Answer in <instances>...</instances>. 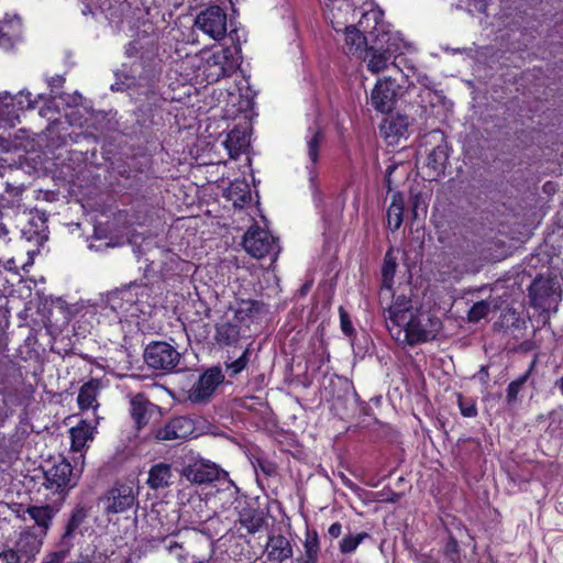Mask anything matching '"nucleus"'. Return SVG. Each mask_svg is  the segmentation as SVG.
<instances>
[{"label": "nucleus", "instance_id": "nucleus-1", "mask_svg": "<svg viewBox=\"0 0 563 563\" xmlns=\"http://www.w3.org/2000/svg\"><path fill=\"white\" fill-rule=\"evenodd\" d=\"M391 338L400 344L417 345L434 340L442 329L440 318L428 310L415 309L411 299L397 295L384 312Z\"/></svg>", "mask_w": 563, "mask_h": 563}, {"label": "nucleus", "instance_id": "nucleus-2", "mask_svg": "<svg viewBox=\"0 0 563 563\" xmlns=\"http://www.w3.org/2000/svg\"><path fill=\"white\" fill-rule=\"evenodd\" d=\"M81 471L75 470L66 459L55 461L44 471L43 488L47 492L46 498L53 503H60L78 484Z\"/></svg>", "mask_w": 563, "mask_h": 563}, {"label": "nucleus", "instance_id": "nucleus-3", "mask_svg": "<svg viewBox=\"0 0 563 563\" xmlns=\"http://www.w3.org/2000/svg\"><path fill=\"white\" fill-rule=\"evenodd\" d=\"M405 47L406 43L399 33L383 34V37H378V40L371 43L366 51L364 60L367 69L373 74L384 71L389 65L399 69L398 65L391 60H395Z\"/></svg>", "mask_w": 563, "mask_h": 563}, {"label": "nucleus", "instance_id": "nucleus-4", "mask_svg": "<svg viewBox=\"0 0 563 563\" xmlns=\"http://www.w3.org/2000/svg\"><path fill=\"white\" fill-rule=\"evenodd\" d=\"M148 298L145 285L131 284L107 295L106 305L122 317H137L143 311L144 299Z\"/></svg>", "mask_w": 563, "mask_h": 563}, {"label": "nucleus", "instance_id": "nucleus-5", "mask_svg": "<svg viewBox=\"0 0 563 563\" xmlns=\"http://www.w3.org/2000/svg\"><path fill=\"white\" fill-rule=\"evenodd\" d=\"M240 48L238 46L225 47L216 52H212L201 59L199 69L207 82H217L224 77L231 76L238 65L239 60L234 56L238 54Z\"/></svg>", "mask_w": 563, "mask_h": 563}, {"label": "nucleus", "instance_id": "nucleus-6", "mask_svg": "<svg viewBox=\"0 0 563 563\" xmlns=\"http://www.w3.org/2000/svg\"><path fill=\"white\" fill-rule=\"evenodd\" d=\"M243 246L245 251L255 258L271 256L276 261L279 246L275 238L266 230L257 227L250 228L244 234Z\"/></svg>", "mask_w": 563, "mask_h": 563}, {"label": "nucleus", "instance_id": "nucleus-7", "mask_svg": "<svg viewBox=\"0 0 563 563\" xmlns=\"http://www.w3.org/2000/svg\"><path fill=\"white\" fill-rule=\"evenodd\" d=\"M145 363L158 371L170 372L180 361V353L166 342H154L144 352Z\"/></svg>", "mask_w": 563, "mask_h": 563}, {"label": "nucleus", "instance_id": "nucleus-8", "mask_svg": "<svg viewBox=\"0 0 563 563\" xmlns=\"http://www.w3.org/2000/svg\"><path fill=\"white\" fill-rule=\"evenodd\" d=\"M195 25L214 41H220L227 34V14L218 5L208 7L201 11Z\"/></svg>", "mask_w": 563, "mask_h": 563}, {"label": "nucleus", "instance_id": "nucleus-9", "mask_svg": "<svg viewBox=\"0 0 563 563\" xmlns=\"http://www.w3.org/2000/svg\"><path fill=\"white\" fill-rule=\"evenodd\" d=\"M36 100L31 98L27 91H20L15 96L9 92H0V120L10 126L19 122V112L9 111L10 107H16L20 112L34 109Z\"/></svg>", "mask_w": 563, "mask_h": 563}, {"label": "nucleus", "instance_id": "nucleus-10", "mask_svg": "<svg viewBox=\"0 0 563 563\" xmlns=\"http://www.w3.org/2000/svg\"><path fill=\"white\" fill-rule=\"evenodd\" d=\"M397 85L390 77L379 79L371 91L369 104L380 113L390 112L396 104Z\"/></svg>", "mask_w": 563, "mask_h": 563}, {"label": "nucleus", "instance_id": "nucleus-11", "mask_svg": "<svg viewBox=\"0 0 563 563\" xmlns=\"http://www.w3.org/2000/svg\"><path fill=\"white\" fill-rule=\"evenodd\" d=\"M183 475L190 483L202 485L219 479L221 475L227 476V473L208 460L195 459L184 467Z\"/></svg>", "mask_w": 563, "mask_h": 563}, {"label": "nucleus", "instance_id": "nucleus-12", "mask_svg": "<svg viewBox=\"0 0 563 563\" xmlns=\"http://www.w3.org/2000/svg\"><path fill=\"white\" fill-rule=\"evenodd\" d=\"M224 380V375L219 367L207 369L189 390V399L192 402H203L214 393Z\"/></svg>", "mask_w": 563, "mask_h": 563}, {"label": "nucleus", "instance_id": "nucleus-13", "mask_svg": "<svg viewBox=\"0 0 563 563\" xmlns=\"http://www.w3.org/2000/svg\"><path fill=\"white\" fill-rule=\"evenodd\" d=\"M195 433L194 421L186 417L170 419L163 427L155 430L154 437L158 441L186 440Z\"/></svg>", "mask_w": 563, "mask_h": 563}, {"label": "nucleus", "instance_id": "nucleus-14", "mask_svg": "<svg viewBox=\"0 0 563 563\" xmlns=\"http://www.w3.org/2000/svg\"><path fill=\"white\" fill-rule=\"evenodd\" d=\"M364 35L369 37L371 43L383 37V34H395L389 25L383 21V13L377 9H369L362 12V15L355 25Z\"/></svg>", "mask_w": 563, "mask_h": 563}, {"label": "nucleus", "instance_id": "nucleus-15", "mask_svg": "<svg viewBox=\"0 0 563 563\" xmlns=\"http://www.w3.org/2000/svg\"><path fill=\"white\" fill-rule=\"evenodd\" d=\"M106 510L112 514L123 512L133 507L135 494L131 485H118L108 492Z\"/></svg>", "mask_w": 563, "mask_h": 563}, {"label": "nucleus", "instance_id": "nucleus-16", "mask_svg": "<svg viewBox=\"0 0 563 563\" xmlns=\"http://www.w3.org/2000/svg\"><path fill=\"white\" fill-rule=\"evenodd\" d=\"M356 10L352 8L350 14H347L349 22L341 25L340 29L333 27L336 32H344V43L351 53L361 52L364 46L371 45V40L364 35L353 23L355 19Z\"/></svg>", "mask_w": 563, "mask_h": 563}, {"label": "nucleus", "instance_id": "nucleus-17", "mask_svg": "<svg viewBox=\"0 0 563 563\" xmlns=\"http://www.w3.org/2000/svg\"><path fill=\"white\" fill-rule=\"evenodd\" d=\"M408 129V118L400 114L385 118L379 128L380 134L390 145L397 143L402 137H407Z\"/></svg>", "mask_w": 563, "mask_h": 563}, {"label": "nucleus", "instance_id": "nucleus-18", "mask_svg": "<svg viewBox=\"0 0 563 563\" xmlns=\"http://www.w3.org/2000/svg\"><path fill=\"white\" fill-rule=\"evenodd\" d=\"M242 338V328L229 314L217 323L214 341L221 346H236Z\"/></svg>", "mask_w": 563, "mask_h": 563}, {"label": "nucleus", "instance_id": "nucleus-19", "mask_svg": "<svg viewBox=\"0 0 563 563\" xmlns=\"http://www.w3.org/2000/svg\"><path fill=\"white\" fill-rule=\"evenodd\" d=\"M43 544V536L35 533L31 530H23L16 542V554L26 556L27 561H33L35 555L41 551Z\"/></svg>", "mask_w": 563, "mask_h": 563}, {"label": "nucleus", "instance_id": "nucleus-20", "mask_svg": "<svg viewBox=\"0 0 563 563\" xmlns=\"http://www.w3.org/2000/svg\"><path fill=\"white\" fill-rule=\"evenodd\" d=\"M23 188L13 186L9 183L5 184V189L0 194V214L3 216L4 211L12 210L16 214L25 213L26 208L22 203Z\"/></svg>", "mask_w": 563, "mask_h": 563}, {"label": "nucleus", "instance_id": "nucleus-21", "mask_svg": "<svg viewBox=\"0 0 563 563\" xmlns=\"http://www.w3.org/2000/svg\"><path fill=\"white\" fill-rule=\"evenodd\" d=\"M327 7V18L330 19L333 27L340 29L349 22L350 14L354 3L352 0H324Z\"/></svg>", "mask_w": 563, "mask_h": 563}, {"label": "nucleus", "instance_id": "nucleus-22", "mask_svg": "<svg viewBox=\"0 0 563 563\" xmlns=\"http://www.w3.org/2000/svg\"><path fill=\"white\" fill-rule=\"evenodd\" d=\"M267 559L272 563H284L292 556V547L284 536H272L267 542Z\"/></svg>", "mask_w": 563, "mask_h": 563}, {"label": "nucleus", "instance_id": "nucleus-23", "mask_svg": "<svg viewBox=\"0 0 563 563\" xmlns=\"http://www.w3.org/2000/svg\"><path fill=\"white\" fill-rule=\"evenodd\" d=\"M131 416L139 429L146 426L156 410V406L151 404L142 394L131 398Z\"/></svg>", "mask_w": 563, "mask_h": 563}, {"label": "nucleus", "instance_id": "nucleus-24", "mask_svg": "<svg viewBox=\"0 0 563 563\" xmlns=\"http://www.w3.org/2000/svg\"><path fill=\"white\" fill-rule=\"evenodd\" d=\"M397 268V261L393 254V251H388L384 258V264L382 268V289L379 292L380 302L388 299L389 297H394L391 292L394 276Z\"/></svg>", "mask_w": 563, "mask_h": 563}, {"label": "nucleus", "instance_id": "nucleus-25", "mask_svg": "<svg viewBox=\"0 0 563 563\" xmlns=\"http://www.w3.org/2000/svg\"><path fill=\"white\" fill-rule=\"evenodd\" d=\"M223 145L230 157L236 159L250 146V136L244 130L235 128L228 133Z\"/></svg>", "mask_w": 563, "mask_h": 563}, {"label": "nucleus", "instance_id": "nucleus-26", "mask_svg": "<svg viewBox=\"0 0 563 563\" xmlns=\"http://www.w3.org/2000/svg\"><path fill=\"white\" fill-rule=\"evenodd\" d=\"M173 477L170 465L158 463L150 468L146 483L152 489H164L172 485Z\"/></svg>", "mask_w": 563, "mask_h": 563}, {"label": "nucleus", "instance_id": "nucleus-27", "mask_svg": "<svg viewBox=\"0 0 563 563\" xmlns=\"http://www.w3.org/2000/svg\"><path fill=\"white\" fill-rule=\"evenodd\" d=\"M258 311V303L253 300H240L232 305L225 314H229L233 322L241 328L245 325Z\"/></svg>", "mask_w": 563, "mask_h": 563}, {"label": "nucleus", "instance_id": "nucleus-28", "mask_svg": "<svg viewBox=\"0 0 563 563\" xmlns=\"http://www.w3.org/2000/svg\"><path fill=\"white\" fill-rule=\"evenodd\" d=\"M100 384L97 379L85 383L78 393L77 402L81 410L97 409L99 404L97 397L99 395Z\"/></svg>", "mask_w": 563, "mask_h": 563}, {"label": "nucleus", "instance_id": "nucleus-29", "mask_svg": "<svg viewBox=\"0 0 563 563\" xmlns=\"http://www.w3.org/2000/svg\"><path fill=\"white\" fill-rule=\"evenodd\" d=\"M93 429L95 427L88 423L87 420H81L76 427H73L69 431L71 450L79 452L89 441H92Z\"/></svg>", "mask_w": 563, "mask_h": 563}, {"label": "nucleus", "instance_id": "nucleus-30", "mask_svg": "<svg viewBox=\"0 0 563 563\" xmlns=\"http://www.w3.org/2000/svg\"><path fill=\"white\" fill-rule=\"evenodd\" d=\"M227 197L235 208H243L251 201V189L246 181L235 180L227 189Z\"/></svg>", "mask_w": 563, "mask_h": 563}, {"label": "nucleus", "instance_id": "nucleus-31", "mask_svg": "<svg viewBox=\"0 0 563 563\" xmlns=\"http://www.w3.org/2000/svg\"><path fill=\"white\" fill-rule=\"evenodd\" d=\"M449 155L445 145L435 146L427 156V167L430 169L429 176L434 178L443 173Z\"/></svg>", "mask_w": 563, "mask_h": 563}, {"label": "nucleus", "instance_id": "nucleus-32", "mask_svg": "<svg viewBox=\"0 0 563 563\" xmlns=\"http://www.w3.org/2000/svg\"><path fill=\"white\" fill-rule=\"evenodd\" d=\"M27 514L35 521L36 526L40 528V533L42 536L46 534V531L51 525L55 510L52 506H32L27 508Z\"/></svg>", "mask_w": 563, "mask_h": 563}, {"label": "nucleus", "instance_id": "nucleus-33", "mask_svg": "<svg viewBox=\"0 0 563 563\" xmlns=\"http://www.w3.org/2000/svg\"><path fill=\"white\" fill-rule=\"evenodd\" d=\"M404 206L402 196L399 192L394 194L387 210V225L393 231L398 230L402 223Z\"/></svg>", "mask_w": 563, "mask_h": 563}, {"label": "nucleus", "instance_id": "nucleus-34", "mask_svg": "<svg viewBox=\"0 0 563 563\" xmlns=\"http://www.w3.org/2000/svg\"><path fill=\"white\" fill-rule=\"evenodd\" d=\"M323 140V132L319 128H309L306 135L307 154L312 165L319 159L320 144Z\"/></svg>", "mask_w": 563, "mask_h": 563}, {"label": "nucleus", "instance_id": "nucleus-35", "mask_svg": "<svg viewBox=\"0 0 563 563\" xmlns=\"http://www.w3.org/2000/svg\"><path fill=\"white\" fill-rule=\"evenodd\" d=\"M240 523L249 533H255L262 528L264 518L260 511L245 508L240 512Z\"/></svg>", "mask_w": 563, "mask_h": 563}, {"label": "nucleus", "instance_id": "nucleus-36", "mask_svg": "<svg viewBox=\"0 0 563 563\" xmlns=\"http://www.w3.org/2000/svg\"><path fill=\"white\" fill-rule=\"evenodd\" d=\"M7 24L0 26V46L9 48L12 45L13 40L20 35L21 22L20 19H15V22L10 25L11 30H5Z\"/></svg>", "mask_w": 563, "mask_h": 563}, {"label": "nucleus", "instance_id": "nucleus-37", "mask_svg": "<svg viewBox=\"0 0 563 563\" xmlns=\"http://www.w3.org/2000/svg\"><path fill=\"white\" fill-rule=\"evenodd\" d=\"M368 534L366 532L358 534H349L345 536L339 544V549L342 553L347 554L354 552L361 542L367 538Z\"/></svg>", "mask_w": 563, "mask_h": 563}, {"label": "nucleus", "instance_id": "nucleus-38", "mask_svg": "<svg viewBox=\"0 0 563 563\" xmlns=\"http://www.w3.org/2000/svg\"><path fill=\"white\" fill-rule=\"evenodd\" d=\"M249 352L250 349L245 347L242 352V354L233 361H225L227 369L230 372V376H235L240 374L249 363Z\"/></svg>", "mask_w": 563, "mask_h": 563}, {"label": "nucleus", "instance_id": "nucleus-39", "mask_svg": "<svg viewBox=\"0 0 563 563\" xmlns=\"http://www.w3.org/2000/svg\"><path fill=\"white\" fill-rule=\"evenodd\" d=\"M305 555L306 556H318L319 554V539L316 531L307 532L303 542Z\"/></svg>", "mask_w": 563, "mask_h": 563}, {"label": "nucleus", "instance_id": "nucleus-40", "mask_svg": "<svg viewBox=\"0 0 563 563\" xmlns=\"http://www.w3.org/2000/svg\"><path fill=\"white\" fill-rule=\"evenodd\" d=\"M459 407H460L461 413L464 417L471 418V417L476 416V413H477L475 404L472 399H466L462 396H459Z\"/></svg>", "mask_w": 563, "mask_h": 563}, {"label": "nucleus", "instance_id": "nucleus-41", "mask_svg": "<svg viewBox=\"0 0 563 563\" xmlns=\"http://www.w3.org/2000/svg\"><path fill=\"white\" fill-rule=\"evenodd\" d=\"M167 550L169 554L174 555L178 559L180 563H187L188 562V551L184 550L183 544H179L177 542H170L167 547Z\"/></svg>", "mask_w": 563, "mask_h": 563}, {"label": "nucleus", "instance_id": "nucleus-42", "mask_svg": "<svg viewBox=\"0 0 563 563\" xmlns=\"http://www.w3.org/2000/svg\"><path fill=\"white\" fill-rule=\"evenodd\" d=\"M488 312V306L485 302L475 303L470 310V320L478 321Z\"/></svg>", "mask_w": 563, "mask_h": 563}, {"label": "nucleus", "instance_id": "nucleus-43", "mask_svg": "<svg viewBox=\"0 0 563 563\" xmlns=\"http://www.w3.org/2000/svg\"><path fill=\"white\" fill-rule=\"evenodd\" d=\"M68 551L58 550L47 553L41 563H63L67 558Z\"/></svg>", "mask_w": 563, "mask_h": 563}, {"label": "nucleus", "instance_id": "nucleus-44", "mask_svg": "<svg viewBox=\"0 0 563 563\" xmlns=\"http://www.w3.org/2000/svg\"><path fill=\"white\" fill-rule=\"evenodd\" d=\"M340 322L342 331L345 334L351 335L353 333V325L349 318V314L345 311H343V309L340 310Z\"/></svg>", "mask_w": 563, "mask_h": 563}, {"label": "nucleus", "instance_id": "nucleus-45", "mask_svg": "<svg viewBox=\"0 0 563 563\" xmlns=\"http://www.w3.org/2000/svg\"><path fill=\"white\" fill-rule=\"evenodd\" d=\"M10 240V232L7 225L2 222V216L0 214V250L5 247Z\"/></svg>", "mask_w": 563, "mask_h": 563}, {"label": "nucleus", "instance_id": "nucleus-46", "mask_svg": "<svg viewBox=\"0 0 563 563\" xmlns=\"http://www.w3.org/2000/svg\"><path fill=\"white\" fill-rule=\"evenodd\" d=\"M0 563H20V556L13 550L0 553Z\"/></svg>", "mask_w": 563, "mask_h": 563}, {"label": "nucleus", "instance_id": "nucleus-47", "mask_svg": "<svg viewBox=\"0 0 563 563\" xmlns=\"http://www.w3.org/2000/svg\"><path fill=\"white\" fill-rule=\"evenodd\" d=\"M489 0H471L470 5L472 7V11L484 13L487 16V8Z\"/></svg>", "mask_w": 563, "mask_h": 563}, {"label": "nucleus", "instance_id": "nucleus-48", "mask_svg": "<svg viewBox=\"0 0 563 563\" xmlns=\"http://www.w3.org/2000/svg\"><path fill=\"white\" fill-rule=\"evenodd\" d=\"M328 533L331 538L333 539H336L340 537V534L342 533V526L340 522H334L332 523L329 529H328Z\"/></svg>", "mask_w": 563, "mask_h": 563}, {"label": "nucleus", "instance_id": "nucleus-49", "mask_svg": "<svg viewBox=\"0 0 563 563\" xmlns=\"http://www.w3.org/2000/svg\"><path fill=\"white\" fill-rule=\"evenodd\" d=\"M488 366H482L481 371L474 375V378L483 384H486L488 382Z\"/></svg>", "mask_w": 563, "mask_h": 563}, {"label": "nucleus", "instance_id": "nucleus-50", "mask_svg": "<svg viewBox=\"0 0 563 563\" xmlns=\"http://www.w3.org/2000/svg\"><path fill=\"white\" fill-rule=\"evenodd\" d=\"M64 79L63 77L60 76H55V77H52L49 80H48V86H51L52 88H55V87H60L62 84H63Z\"/></svg>", "mask_w": 563, "mask_h": 563}, {"label": "nucleus", "instance_id": "nucleus-51", "mask_svg": "<svg viewBox=\"0 0 563 563\" xmlns=\"http://www.w3.org/2000/svg\"><path fill=\"white\" fill-rule=\"evenodd\" d=\"M395 169H396L395 165H390L386 169L385 181L387 184L388 189H390V176H391V174L394 173Z\"/></svg>", "mask_w": 563, "mask_h": 563}, {"label": "nucleus", "instance_id": "nucleus-52", "mask_svg": "<svg viewBox=\"0 0 563 563\" xmlns=\"http://www.w3.org/2000/svg\"><path fill=\"white\" fill-rule=\"evenodd\" d=\"M424 97H432V98H434V99H437V100H440V99H441V96H440V95L434 93V92H432V91H431V90H429V89H426V90H423V91L421 92V98H424Z\"/></svg>", "mask_w": 563, "mask_h": 563}, {"label": "nucleus", "instance_id": "nucleus-53", "mask_svg": "<svg viewBox=\"0 0 563 563\" xmlns=\"http://www.w3.org/2000/svg\"><path fill=\"white\" fill-rule=\"evenodd\" d=\"M191 559L194 563H203L207 560L206 555H197L195 553L191 554Z\"/></svg>", "mask_w": 563, "mask_h": 563}, {"label": "nucleus", "instance_id": "nucleus-54", "mask_svg": "<svg viewBox=\"0 0 563 563\" xmlns=\"http://www.w3.org/2000/svg\"><path fill=\"white\" fill-rule=\"evenodd\" d=\"M317 562H318V556H306L305 555L303 563H317Z\"/></svg>", "mask_w": 563, "mask_h": 563}, {"label": "nucleus", "instance_id": "nucleus-55", "mask_svg": "<svg viewBox=\"0 0 563 563\" xmlns=\"http://www.w3.org/2000/svg\"><path fill=\"white\" fill-rule=\"evenodd\" d=\"M73 563H91V561L88 558H81L80 560Z\"/></svg>", "mask_w": 563, "mask_h": 563}, {"label": "nucleus", "instance_id": "nucleus-56", "mask_svg": "<svg viewBox=\"0 0 563 563\" xmlns=\"http://www.w3.org/2000/svg\"><path fill=\"white\" fill-rule=\"evenodd\" d=\"M307 168L309 169L310 179L313 180L316 178V173L311 169L310 166H307Z\"/></svg>", "mask_w": 563, "mask_h": 563}, {"label": "nucleus", "instance_id": "nucleus-57", "mask_svg": "<svg viewBox=\"0 0 563 563\" xmlns=\"http://www.w3.org/2000/svg\"><path fill=\"white\" fill-rule=\"evenodd\" d=\"M9 111H11V112H19V114L21 113L20 110H18L16 107H10Z\"/></svg>", "mask_w": 563, "mask_h": 563}, {"label": "nucleus", "instance_id": "nucleus-58", "mask_svg": "<svg viewBox=\"0 0 563 563\" xmlns=\"http://www.w3.org/2000/svg\"><path fill=\"white\" fill-rule=\"evenodd\" d=\"M126 54L128 55L132 54V44H129V47L126 48Z\"/></svg>", "mask_w": 563, "mask_h": 563}, {"label": "nucleus", "instance_id": "nucleus-59", "mask_svg": "<svg viewBox=\"0 0 563 563\" xmlns=\"http://www.w3.org/2000/svg\"><path fill=\"white\" fill-rule=\"evenodd\" d=\"M205 543H206V545H207V548H208V549H210V548H211V542H210L208 539H205Z\"/></svg>", "mask_w": 563, "mask_h": 563}, {"label": "nucleus", "instance_id": "nucleus-60", "mask_svg": "<svg viewBox=\"0 0 563 563\" xmlns=\"http://www.w3.org/2000/svg\"><path fill=\"white\" fill-rule=\"evenodd\" d=\"M236 33H238L236 30L231 31V33H230L231 38H233V35L236 34Z\"/></svg>", "mask_w": 563, "mask_h": 563}, {"label": "nucleus", "instance_id": "nucleus-61", "mask_svg": "<svg viewBox=\"0 0 563 563\" xmlns=\"http://www.w3.org/2000/svg\"><path fill=\"white\" fill-rule=\"evenodd\" d=\"M75 520H76V517L74 516V517L71 518V521H70L69 526H73V525H74V522H75Z\"/></svg>", "mask_w": 563, "mask_h": 563}]
</instances>
